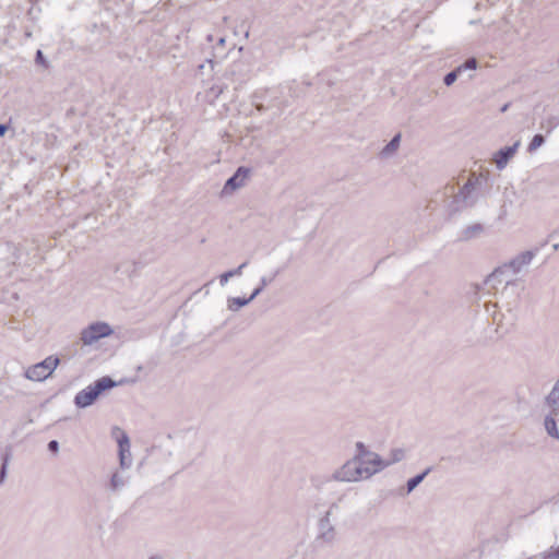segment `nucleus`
<instances>
[{"instance_id":"8","label":"nucleus","mask_w":559,"mask_h":559,"mask_svg":"<svg viewBox=\"0 0 559 559\" xmlns=\"http://www.w3.org/2000/svg\"><path fill=\"white\" fill-rule=\"evenodd\" d=\"M337 508L335 503H333L330 509L325 512V514L319 521V535L317 540L323 542L324 544H332L336 538L335 527L332 525L330 521V516L332 514V510Z\"/></svg>"},{"instance_id":"2","label":"nucleus","mask_w":559,"mask_h":559,"mask_svg":"<svg viewBox=\"0 0 559 559\" xmlns=\"http://www.w3.org/2000/svg\"><path fill=\"white\" fill-rule=\"evenodd\" d=\"M116 385L117 383L110 377H103L81 390L74 397V404L80 408L88 407L104 391L112 389Z\"/></svg>"},{"instance_id":"26","label":"nucleus","mask_w":559,"mask_h":559,"mask_svg":"<svg viewBox=\"0 0 559 559\" xmlns=\"http://www.w3.org/2000/svg\"><path fill=\"white\" fill-rule=\"evenodd\" d=\"M460 74H461V69H455V70L449 72L448 74H445V76L443 79V83L447 86H451L457 80V76Z\"/></svg>"},{"instance_id":"9","label":"nucleus","mask_w":559,"mask_h":559,"mask_svg":"<svg viewBox=\"0 0 559 559\" xmlns=\"http://www.w3.org/2000/svg\"><path fill=\"white\" fill-rule=\"evenodd\" d=\"M359 467L362 469L364 479H368L385 468L383 459H381V456L376 452L364 456V459H359Z\"/></svg>"},{"instance_id":"20","label":"nucleus","mask_w":559,"mask_h":559,"mask_svg":"<svg viewBox=\"0 0 559 559\" xmlns=\"http://www.w3.org/2000/svg\"><path fill=\"white\" fill-rule=\"evenodd\" d=\"M431 467H427L423 473L409 478L406 483V493H411L431 472Z\"/></svg>"},{"instance_id":"6","label":"nucleus","mask_w":559,"mask_h":559,"mask_svg":"<svg viewBox=\"0 0 559 559\" xmlns=\"http://www.w3.org/2000/svg\"><path fill=\"white\" fill-rule=\"evenodd\" d=\"M59 362L58 357L49 356L43 361L29 367L25 372V377L33 381H43L53 372Z\"/></svg>"},{"instance_id":"16","label":"nucleus","mask_w":559,"mask_h":559,"mask_svg":"<svg viewBox=\"0 0 559 559\" xmlns=\"http://www.w3.org/2000/svg\"><path fill=\"white\" fill-rule=\"evenodd\" d=\"M559 417L557 416H552V415H546L545 417V420H544V426H545V430L547 431V433L555 438V439H559V430L557 428V419Z\"/></svg>"},{"instance_id":"10","label":"nucleus","mask_w":559,"mask_h":559,"mask_svg":"<svg viewBox=\"0 0 559 559\" xmlns=\"http://www.w3.org/2000/svg\"><path fill=\"white\" fill-rule=\"evenodd\" d=\"M536 253L537 249L522 251L515 257H513L509 262H506V264L508 265L512 274H519L531 264Z\"/></svg>"},{"instance_id":"42","label":"nucleus","mask_w":559,"mask_h":559,"mask_svg":"<svg viewBox=\"0 0 559 559\" xmlns=\"http://www.w3.org/2000/svg\"><path fill=\"white\" fill-rule=\"evenodd\" d=\"M150 559H160V558H157V557H151Z\"/></svg>"},{"instance_id":"18","label":"nucleus","mask_w":559,"mask_h":559,"mask_svg":"<svg viewBox=\"0 0 559 559\" xmlns=\"http://www.w3.org/2000/svg\"><path fill=\"white\" fill-rule=\"evenodd\" d=\"M559 126V117L550 115L540 121L539 128L547 134L551 133Z\"/></svg>"},{"instance_id":"7","label":"nucleus","mask_w":559,"mask_h":559,"mask_svg":"<svg viewBox=\"0 0 559 559\" xmlns=\"http://www.w3.org/2000/svg\"><path fill=\"white\" fill-rule=\"evenodd\" d=\"M512 272L506 263L497 266L485 280V285L489 292H498V288L506 285L508 282H520L518 278H512Z\"/></svg>"},{"instance_id":"12","label":"nucleus","mask_w":559,"mask_h":559,"mask_svg":"<svg viewBox=\"0 0 559 559\" xmlns=\"http://www.w3.org/2000/svg\"><path fill=\"white\" fill-rule=\"evenodd\" d=\"M520 145H521V142H520V140H518L513 145L500 148L495 154L493 163L496 164V167L499 170H502L503 168H506V166L508 165L510 159L513 158V156L515 155Z\"/></svg>"},{"instance_id":"21","label":"nucleus","mask_w":559,"mask_h":559,"mask_svg":"<svg viewBox=\"0 0 559 559\" xmlns=\"http://www.w3.org/2000/svg\"><path fill=\"white\" fill-rule=\"evenodd\" d=\"M277 274L278 271H276L274 275L270 278L262 277L260 281V285L250 295V299H254L258 295H260L263 292V289L275 278Z\"/></svg>"},{"instance_id":"14","label":"nucleus","mask_w":559,"mask_h":559,"mask_svg":"<svg viewBox=\"0 0 559 559\" xmlns=\"http://www.w3.org/2000/svg\"><path fill=\"white\" fill-rule=\"evenodd\" d=\"M484 231H485V227H484V225H481L479 223L468 225L461 231L460 240H462V241L472 240L474 238L479 237L481 234H484Z\"/></svg>"},{"instance_id":"4","label":"nucleus","mask_w":559,"mask_h":559,"mask_svg":"<svg viewBox=\"0 0 559 559\" xmlns=\"http://www.w3.org/2000/svg\"><path fill=\"white\" fill-rule=\"evenodd\" d=\"M359 460L352 457L341 467L335 469L331 475V479L342 483H357L362 480V469L359 467Z\"/></svg>"},{"instance_id":"30","label":"nucleus","mask_w":559,"mask_h":559,"mask_svg":"<svg viewBox=\"0 0 559 559\" xmlns=\"http://www.w3.org/2000/svg\"><path fill=\"white\" fill-rule=\"evenodd\" d=\"M8 462H9V454H5L3 456V463H2V466L0 468V485L3 484V481H4L5 477H7Z\"/></svg>"},{"instance_id":"27","label":"nucleus","mask_w":559,"mask_h":559,"mask_svg":"<svg viewBox=\"0 0 559 559\" xmlns=\"http://www.w3.org/2000/svg\"><path fill=\"white\" fill-rule=\"evenodd\" d=\"M477 68V60L475 58L467 59L463 64L457 67L456 69L463 70H475Z\"/></svg>"},{"instance_id":"32","label":"nucleus","mask_w":559,"mask_h":559,"mask_svg":"<svg viewBox=\"0 0 559 559\" xmlns=\"http://www.w3.org/2000/svg\"><path fill=\"white\" fill-rule=\"evenodd\" d=\"M48 450L52 453H58L59 451V443L57 440H51L49 443H48Z\"/></svg>"},{"instance_id":"35","label":"nucleus","mask_w":559,"mask_h":559,"mask_svg":"<svg viewBox=\"0 0 559 559\" xmlns=\"http://www.w3.org/2000/svg\"><path fill=\"white\" fill-rule=\"evenodd\" d=\"M210 93L216 98L223 93V88L221 86H213L211 87Z\"/></svg>"},{"instance_id":"15","label":"nucleus","mask_w":559,"mask_h":559,"mask_svg":"<svg viewBox=\"0 0 559 559\" xmlns=\"http://www.w3.org/2000/svg\"><path fill=\"white\" fill-rule=\"evenodd\" d=\"M400 143H401V133H397L382 148V151L380 152V156L382 158H388V157L392 156L397 151Z\"/></svg>"},{"instance_id":"23","label":"nucleus","mask_w":559,"mask_h":559,"mask_svg":"<svg viewBox=\"0 0 559 559\" xmlns=\"http://www.w3.org/2000/svg\"><path fill=\"white\" fill-rule=\"evenodd\" d=\"M124 486V480L122 476L119 475V473H114L110 478L109 487L112 491H117L121 489Z\"/></svg>"},{"instance_id":"17","label":"nucleus","mask_w":559,"mask_h":559,"mask_svg":"<svg viewBox=\"0 0 559 559\" xmlns=\"http://www.w3.org/2000/svg\"><path fill=\"white\" fill-rule=\"evenodd\" d=\"M406 457V450L403 448H395L390 451L389 459L383 460V464H385V467L399 463L403 461Z\"/></svg>"},{"instance_id":"36","label":"nucleus","mask_w":559,"mask_h":559,"mask_svg":"<svg viewBox=\"0 0 559 559\" xmlns=\"http://www.w3.org/2000/svg\"><path fill=\"white\" fill-rule=\"evenodd\" d=\"M36 61L38 63H44L45 62V58H44V55H43L41 50H37V52H36Z\"/></svg>"},{"instance_id":"22","label":"nucleus","mask_w":559,"mask_h":559,"mask_svg":"<svg viewBox=\"0 0 559 559\" xmlns=\"http://www.w3.org/2000/svg\"><path fill=\"white\" fill-rule=\"evenodd\" d=\"M544 143H545V136L543 134H535L527 146V152L534 153Z\"/></svg>"},{"instance_id":"19","label":"nucleus","mask_w":559,"mask_h":559,"mask_svg":"<svg viewBox=\"0 0 559 559\" xmlns=\"http://www.w3.org/2000/svg\"><path fill=\"white\" fill-rule=\"evenodd\" d=\"M253 299H250V297L248 298H241V297H230L228 298L227 300V308L228 310L230 311H234V312H237L239 311L242 307L247 306L248 304H250Z\"/></svg>"},{"instance_id":"5","label":"nucleus","mask_w":559,"mask_h":559,"mask_svg":"<svg viewBox=\"0 0 559 559\" xmlns=\"http://www.w3.org/2000/svg\"><path fill=\"white\" fill-rule=\"evenodd\" d=\"M114 333L111 326L106 322H94L81 331L80 341L84 346H91L100 338L107 337Z\"/></svg>"},{"instance_id":"33","label":"nucleus","mask_w":559,"mask_h":559,"mask_svg":"<svg viewBox=\"0 0 559 559\" xmlns=\"http://www.w3.org/2000/svg\"><path fill=\"white\" fill-rule=\"evenodd\" d=\"M229 278H231V274L227 271L225 273H223L221 276H219V283L222 286H225L227 284V282L229 281Z\"/></svg>"},{"instance_id":"41","label":"nucleus","mask_w":559,"mask_h":559,"mask_svg":"<svg viewBox=\"0 0 559 559\" xmlns=\"http://www.w3.org/2000/svg\"><path fill=\"white\" fill-rule=\"evenodd\" d=\"M509 107V104H506L502 108H501V111L504 112Z\"/></svg>"},{"instance_id":"38","label":"nucleus","mask_w":559,"mask_h":559,"mask_svg":"<svg viewBox=\"0 0 559 559\" xmlns=\"http://www.w3.org/2000/svg\"><path fill=\"white\" fill-rule=\"evenodd\" d=\"M255 108H257V110H258V111H260V112H262V111H264V110H265V107H264L262 104H258V105H255Z\"/></svg>"},{"instance_id":"39","label":"nucleus","mask_w":559,"mask_h":559,"mask_svg":"<svg viewBox=\"0 0 559 559\" xmlns=\"http://www.w3.org/2000/svg\"><path fill=\"white\" fill-rule=\"evenodd\" d=\"M217 45L218 46H224L225 45V38L224 37L219 38Z\"/></svg>"},{"instance_id":"37","label":"nucleus","mask_w":559,"mask_h":559,"mask_svg":"<svg viewBox=\"0 0 559 559\" xmlns=\"http://www.w3.org/2000/svg\"><path fill=\"white\" fill-rule=\"evenodd\" d=\"M7 131H8V126L7 124H0V136H3Z\"/></svg>"},{"instance_id":"11","label":"nucleus","mask_w":559,"mask_h":559,"mask_svg":"<svg viewBox=\"0 0 559 559\" xmlns=\"http://www.w3.org/2000/svg\"><path fill=\"white\" fill-rule=\"evenodd\" d=\"M250 170L246 167H239L235 174L227 179L223 188V193H231L235 190L245 186V181L249 176Z\"/></svg>"},{"instance_id":"28","label":"nucleus","mask_w":559,"mask_h":559,"mask_svg":"<svg viewBox=\"0 0 559 559\" xmlns=\"http://www.w3.org/2000/svg\"><path fill=\"white\" fill-rule=\"evenodd\" d=\"M122 436H128L124 430H122L118 426H114L111 428V437L116 439L117 443H120V440L122 439Z\"/></svg>"},{"instance_id":"1","label":"nucleus","mask_w":559,"mask_h":559,"mask_svg":"<svg viewBox=\"0 0 559 559\" xmlns=\"http://www.w3.org/2000/svg\"><path fill=\"white\" fill-rule=\"evenodd\" d=\"M484 175L471 173L462 185L457 182L447 183L439 192L442 205L449 216H453L464 210L474 207L481 197Z\"/></svg>"},{"instance_id":"3","label":"nucleus","mask_w":559,"mask_h":559,"mask_svg":"<svg viewBox=\"0 0 559 559\" xmlns=\"http://www.w3.org/2000/svg\"><path fill=\"white\" fill-rule=\"evenodd\" d=\"M521 290H523L521 282H508L501 289L498 288V292L491 293L498 296L499 301L507 311L512 313L513 309L519 305Z\"/></svg>"},{"instance_id":"31","label":"nucleus","mask_w":559,"mask_h":559,"mask_svg":"<svg viewBox=\"0 0 559 559\" xmlns=\"http://www.w3.org/2000/svg\"><path fill=\"white\" fill-rule=\"evenodd\" d=\"M248 265V262L241 263L238 267L234 270H229L228 272L231 274V277L234 276H240L242 274V270Z\"/></svg>"},{"instance_id":"24","label":"nucleus","mask_w":559,"mask_h":559,"mask_svg":"<svg viewBox=\"0 0 559 559\" xmlns=\"http://www.w3.org/2000/svg\"><path fill=\"white\" fill-rule=\"evenodd\" d=\"M371 453L373 452L368 450L362 442L359 441L356 443V454L354 455L355 459H364V456H367L368 454Z\"/></svg>"},{"instance_id":"34","label":"nucleus","mask_w":559,"mask_h":559,"mask_svg":"<svg viewBox=\"0 0 559 559\" xmlns=\"http://www.w3.org/2000/svg\"><path fill=\"white\" fill-rule=\"evenodd\" d=\"M543 559H559V547L554 552L545 554Z\"/></svg>"},{"instance_id":"29","label":"nucleus","mask_w":559,"mask_h":559,"mask_svg":"<svg viewBox=\"0 0 559 559\" xmlns=\"http://www.w3.org/2000/svg\"><path fill=\"white\" fill-rule=\"evenodd\" d=\"M546 400H556L557 402H559V377H558V380L556 381L554 388L551 389L549 394L546 396Z\"/></svg>"},{"instance_id":"13","label":"nucleus","mask_w":559,"mask_h":559,"mask_svg":"<svg viewBox=\"0 0 559 559\" xmlns=\"http://www.w3.org/2000/svg\"><path fill=\"white\" fill-rule=\"evenodd\" d=\"M119 451V464L121 468H130L132 465V457L130 451V439L129 436H122L120 443L118 444Z\"/></svg>"},{"instance_id":"25","label":"nucleus","mask_w":559,"mask_h":559,"mask_svg":"<svg viewBox=\"0 0 559 559\" xmlns=\"http://www.w3.org/2000/svg\"><path fill=\"white\" fill-rule=\"evenodd\" d=\"M546 406L549 408L547 415H552L559 417V401L556 400H545Z\"/></svg>"},{"instance_id":"40","label":"nucleus","mask_w":559,"mask_h":559,"mask_svg":"<svg viewBox=\"0 0 559 559\" xmlns=\"http://www.w3.org/2000/svg\"><path fill=\"white\" fill-rule=\"evenodd\" d=\"M206 39H207V41H213L214 37H213V35H207Z\"/></svg>"}]
</instances>
